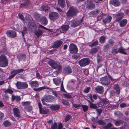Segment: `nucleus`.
Wrapping results in <instances>:
<instances>
[{
    "mask_svg": "<svg viewBox=\"0 0 129 129\" xmlns=\"http://www.w3.org/2000/svg\"><path fill=\"white\" fill-rule=\"evenodd\" d=\"M79 11L77 9L74 7H71L69 8L66 13L67 17H73L76 16Z\"/></svg>",
    "mask_w": 129,
    "mask_h": 129,
    "instance_id": "f257e3e1",
    "label": "nucleus"
},
{
    "mask_svg": "<svg viewBox=\"0 0 129 129\" xmlns=\"http://www.w3.org/2000/svg\"><path fill=\"white\" fill-rule=\"evenodd\" d=\"M24 71V70L23 69L14 70L11 71L10 73L11 75L9 77V79H11L14 78L15 76L18 74L21 73Z\"/></svg>",
    "mask_w": 129,
    "mask_h": 129,
    "instance_id": "f03ea898",
    "label": "nucleus"
},
{
    "mask_svg": "<svg viewBox=\"0 0 129 129\" xmlns=\"http://www.w3.org/2000/svg\"><path fill=\"white\" fill-rule=\"evenodd\" d=\"M8 63V60L5 56L1 55L0 56V66L5 67L7 66Z\"/></svg>",
    "mask_w": 129,
    "mask_h": 129,
    "instance_id": "7ed1b4c3",
    "label": "nucleus"
},
{
    "mask_svg": "<svg viewBox=\"0 0 129 129\" xmlns=\"http://www.w3.org/2000/svg\"><path fill=\"white\" fill-rule=\"evenodd\" d=\"M17 88L18 89H25L28 87V84L25 82H21L17 81L15 84Z\"/></svg>",
    "mask_w": 129,
    "mask_h": 129,
    "instance_id": "20e7f679",
    "label": "nucleus"
},
{
    "mask_svg": "<svg viewBox=\"0 0 129 129\" xmlns=\"http://www.w3.org/2000/svg\"><path fill=\"white\" fill-rule=\"evenodd\" d=\"M59 17V14L57 12H51L49 14V19L53 21H55Z\"/></svg>",
    "mask_w": 129,
    "mask_h": 129,
    "instance_id": "39448f33",
    "label": "nucleus"
},
{
    "mask_svg": "<svg viewBox=\"0 0 129 129\" xmlns=\"http://www.w3.org/2000/svg\"><path fill=\"white\" fill-rule=\"evenodd\" d=\"M78 63L80 66L85 67L89 64L90 60L87 58H83L79 61Z\"/></svg>",
    "mask_w": 129,
    "mask_h": 129,
    "instance_id": "423d86ee",
    "label": "nucleus"
},
{
    "mask_svg": "<svg viewBox=\"0 0 129 129\" xmlns=\"http://www.w3.org/2000/svg\"><path fill=\"white\" fill-rule=\"evenodd\" d=\"M83 18L80 20H78L77 19H74L71 21L70 26L72 27H75L79 25L83 21Z\"/></svg>",
    "mask_w": 129,
    "mask_h": 129,
    "instance_id": "0eeeda50",
    "label": "nucleus"
},
{
    "mask_svg": "<svg viewBox=\"0 0 129 129\" xmlns=\"http://www.w3.org/2000/svg\"><path fill=\"white\" fill-rule=\"evenodd\" d=\"M69 50L72 54H76L78 51L76 45L73 44H71L69 46Z\"/></svg>",
    "mask_w": 129,
    "mask_h": 129,
    "instance_id": "6e6552de",
    "label": "nucleus"
},
{
    "mask_svg": "<svg viewBox=\"0 0 129 129\" xmlns=\"http://www.w3.org/2000/svg\"><path fill=\"white\" fill-rule=\"evenodd\" d=\"M22 105L24 107V108L29 111L32 109L31 106H30L31 102L30 101L23 102L21 103Z\"/></svg>",
    "mask_w": 129,
    "mask_h": 129,
    "instance_id": "1a4fd4ad",
    "label": "nucleus"
},
{
    "mask_svg": "<svg viewBox=\"0 0 129 129\" xmlns=\"http://www.w3.org/2000/svg\"><path fill=\"white\" fill-rule=\"evenodd\" d=\"M63 72L66 75H68L72 73V71L70 66H67L63 67Z\"/></svg>",
    "mask_w": 129,
    "mask_h": 129,
    "instance_id": "9d476101",
    "label": "nucleus"
},
{
    "mask_svg": "<svg viewBox=\"0 0 129 129\" xmlns=\"http://www.w3.org/2000/svg\"><path fill=\"white\" fill-rule=\"evenodd\" d=\"M100 81L102 84L105 85L109 84L110 83V79L107 77L101 78Z\"/></svg>",
    "mask_w": 129,
    "mask_h": 129,
    "instance_id": "9b49d317",
    "label": "nucleus"
},
{
    "mask_svg": "<svg viewBox=\"0 0 129 129\" xmlns=\"http://www.w3.org/2000/svg\"><path fill=\"white\" fill-rule=\"evenodd\" d=\"M124 13L122 12H120L116 14L115 15V21L118 22L123 18Z\"/></svg>",
    "mask_w": 129,
    "mask_h": 129,
    "instance_id": "f8f14e48",
    "label": "nucleus"
},
{
    "mask_svg": "<svg viewBox=\"0 0 129 129\" xmlns=\"http://www.w3.org/2000/svg\"><path fill=\"white\" fill-rule=\"evenodd\" d=\"M104 17L103 21L105 24L107 23H110L112 19L111 16L107 15L104 16Z\"/></svg>",
    "mask_w": 129,
    "mask_h": 129,
    "instance_id": "ddd939ff",
    "label": "nucleus"
},
{
    "mask_svg": "<svg viewBox=\"0 0 129 129\" xmlns=\"http://www.w3.org/2000/svg\"><path fill=\"white\" fill-rule=\"evenodd\" d=\"M62 43L63 42L62 41L60 40H58L54 42L52 47L53 48H57L60 46Z\"/></svg>",
    "mask_w": 129,
    "mask_h": 129,
    "instance_id": "4468645a",
    "label": "nucleus"
},
{
    "mask_svg": "<svg viewBox=\"0 0 129 129\" xmlns=\"http://www.w3.org/2000/svg\"><path fill=\"white\" fill-rule=\"evenodd\" d=\"M6 34L7 35L10 37L14 38L16 37V32L13 30L7 31Z\"/></svg>",
    "mask_w": 129,
    "mask_h": 129,
    "instance_id": "2eb2a0df",
    "label": "nucleus"
},
{
    "mask_svg": "<svg viewBox=\"0 0 129 129\" xmlns=\"http://www.w3.org/2000/svg\"><path fill=\"white\" fill-rule=\"evenodd\" d=\"M48 63L51 68L53 69L56 68L57 64L54 60L52 59H50L49 60Z\"/></svg>",
    "mask_w": 129,
    "mask_h": 129,
    "instance_id": "dca6fc26",
    "label": "nucleus"
},
{
    "mask_svg": "<svg viewBox=\"0 0 129 129\" xmlns=\"http://www.w3.org/2000/svg\"><path fill=\"white\" fill-rule=\"evenodd\" d=\"M29 28L31 30L34 31L37 28V26L36 24L33 22H31L28 24Z\"/></svg>",
    "mask_w": 129,
    "mask_h": 129,
    "instance_id": "f3484780",
    "label": "nucleus"
},
{
    "mask_svg": "<svg viewBox=\"0 0 129 129\" xmlns=\"http://www.w3.org/2000/svg\"><path fill=\"white\" fill-rule=\"evenodd\" d=\"M95 89L98 93L101 94H102L103 93L104 88L102 86H98L95 88Z\"/></svg>",
    "mask_w": 129,
    "mask_h": 129,
    "instance_id": "a211bd4d",
    "label": "nucleus"
},
{
    "mask_svg": "<svg viewBox=\"0 0 129 129\" xmlns=\"http://www.w3.org/2000/svg\"><path fill=\"white\" fill-rule=\"evenodd\" d=\"M13 111L14 114L16 117L19 118L20 117V113L19 109L17 108H14L13 109Z\"/></svg>",
    "mask_w": 129,
    "mask_h": 129,
    "instance_id": "6ab92c4d",
    "label": "nucleus"
},
{
    "mask_svg": "<svg viewBox=\"0 0 129 129\" xmlns=\"http://www.w3.org/2000/svg\"><path fill=\"white\" fill-rule=\"evenodd\" d=\"M21 99V98L20 96L18 95H14L12 94L11 100L12 101H14L15 100H16V101L17 102H19Z\"/></svg>",
    "mask_w": 129,
    "mask_h": 129,
    "instance_id": "aec40b11",
    "label": "nucleus"
},
{
    "mask_svg": "<svg viewBox=\"0 0 129 129\" xmlns=\"http://www.w3.org/2000/svg\"><path fill=\"white\" fill-rule=\"evenodd\" d=\"M26 57V55L24 54H19L17 56V58L19 61L22 60H24Z\"/></svg>",
    "mask_w": 129,
    "mask_h": 129,
    "instance_id": "412c9836",
    "label": "nucleus"
},
{
    "mask_svg": "<svg viewBox=\"0 0 129 129\" xmlns=\"http://www.w3.org/2000/svg\"><path fill=\"white\" fill-rule=\"evenodd\" d=\"M46 101L49 102H52L54 99V97L51 95H48V96H45L44 97Z\"/></svg>",
    "mask_w": 129,
    "mask_h": 129,
    "instance_id": "4be33fe9",
    "label": "nucleus"
},
{
    "mask_svg": "<svg viewBox=\"0 0 129 129\" xmlns=\"http://www.w3.org/2000/svg\"><path fill=\"white\" fill-rule=\"evenodd\" d=\"M86 6L87 8L90 9H93L95 8V4L93 3V1L89 2Z\"/></svg>",
    "mask_w": 129,
    "mask_h": 129,
    "instance_id": "5701e85b",
    "label": "nucleus"
},
{
    "mask_svg": "<svg viewBox=\"0 0 129 129\" xmlns=\"http://www.w3.org/2000/svg\"><path fill=\"white\" fill-rule=\"evenodd\" d=\"M54 83L56 86H58L60 85L61 82V79L58 77L56 78H54L53 79Z\"/></svg>",
    "mask_w": 129,
    "mask_h": 129,
    "instance_id": "b1692460",
    "label": "nucleus"
},
{
    "mask_svg": "<svg viewBox=\"0 0 129 129\" xmlns=\"http://www.w3.org/2000/svg\"><path fill=\"white\" fill-rule=\"evenodd\" d=\"M110 3L115 7L119 5V2L118 0H110Z\"/></svg>",
    "mask_w": 129,
    "mask_h": 129,
    "instance_id": "393cba45",
    "label": "nucleus"
},
{
    "mask_svg": "<svg viewBox=\"0 0 129 129\" xmlns=\"http://www.w3.org/2000/svg\"><path fill=\"white\" fill-rule=\"evenodd\" d=\"M41 23L44 25H46L48 23L47 19L45 16L42 17L40 19Z\"/></svg>",
    "mask_w": 129,
    "mask_h": 129,
    "instance_id": "a878e982",
    "label": "nucleus"
},
{
    "mask_svg": "<svg viewBox=\"0 0 129 129\" xmlns=\"http://www.w3.org/2000/svg\"><path fill=\"white\" fill-rule=\"evenodd\" d=\"M113 89L116 92V95H118L120 93V89L118 84H116L114 85Z\"/></svg>",
    "mask_w": 129,
    "mask_h": 129,
    "instance_id": "bb28decb",
    "label": "nucleus"
},
{
    "mask_svg": "<svg viewBox=\"0 0 129 129\" xmlns=\"http://www.w3.org/2000/svg\"><path fill=\"white\" fill-rule=\"evenodd\" d=\"M100 13V11L98 9L91 12L89 14V15L91 16H93L97 15Z\"/></svg>",
    "mask_w": 129,
    "mask_h": 129,
    "instance_id": "cd10ccee",
    "label": "nucleus"
},
{
    "mask_svg": "<svg viewBox=\"0 0 129 129\" xmlns=\"http://www.w3.org/2000/svg\"><path fill=\"white\" fill-rule=\"evenodd\" d=\"M69 25H62L60 27V28L62 31L63 32H66L69 29Z\"/></svg>",
    "mask_w": 129,
    "mask_h": 129,
    "instance_id": "c85d7f7f",
    "label": "nucleus"
},
{
    "mask_svg": "<svg viewBox=\"0 0 129 129\" xmlns=\"http://www.w3.org/2000/svg\"><path fill=\"white\" fill-rule=\"evenodd\" d=\"M127 23V20L126 19H124L120 22L119 24L120 26L122 27L124 26Z\"/></svg>",
    "mask_w": 129,
    "mask_h": 129,
    "instance_id": "c756f323",
    "label": "nucleus"
},
{
    "mask_svg": "<svg viewBox=\"0 0 129 129\" xmlns=\"http://www.w3.org/2000/svg\"><path fill=\"white\" fill-rule=\"evenodd\" d=\"M30 84L32 87H37L39 86V83L37 81H31L30 83Z\"/></svg>",
    "mask_w": 129,
    "mask_h": 129,
    "instance_id": "7c9ffc66",
    "label": "nucleus"
},
{
    "mask_svg": "<svg viewBox=\"0 0 129 129\" xmlns=\"http://www.w3.org/2000/svg\"><path fill=\"white\" fill-rule=\"evenodd\" d=\"M56 67V68H54V69H57L56 72V73L58 74L61 71L62 68V66L60 64H57Z\"/></svg>",
    "mask_w": 129,
    "mask_h": 129,
    "instance_id": "2f4dec72",
    "label": "nucleus"
},
{
    "mask_svg": "<svg viewBox=\"0 0 129 129\" xmlns=\"http://www.w3.org/2000/svg\"><path fill=\"white\" fill-rule=\"evenodd\" d=\"M100 103L104 106H107L108 104V100L106 99H102L100 101Z\"/></svg>",
    "mask_w": 129,
    "mask_h": 129,
    "instance_id": "473e14b6",
    "label": "nucleus"
},
{
    "mask_svg": "<svg viewBox=\"0 0 129 129\" xmlns=\"http://www.w3.org/2000/svg\"><path fill=\"white\" fill-rule=\"evenodd\" d=\"M59 5L62 8H64L65 6V3L64 0H57Z\"/></svg>",
    "mask_w": 129,
    "mask_h": 129,
    "instance_id": "72a5a7b5",
    "label": "nucleus"
},
{
    "mask_svg": "<svg viewBox=\"0 0 129 129\" xmlns=\"http://www.w3.org/2000/svg\"><path fill=\"white\" fill-rule=\"evenodd\" d=\"M35 34L37 36V38H38L39 37L42 35L43 34L42 31L40 29H38L37 30L35 31Z\"/></svg>",
    "mask_w": 129,
    "mask_h": 129,
    "instance_id": "f704fd0d",
    "label": "nucleus"
},
{
    "mask_svg": "<svg viewBox=\"0 0 129 129\" xmlns=\"http://www.w3.org/2000/svg\"><path fill=\"white\" fill-rule=\"evenodd\" d=\"M41 114H47L49 112L48 109L45 108H41L39 110Z\"/></svg>",
    "mask_w": 129,
    "mask_h": 129,
    "instance_id": "c9c22d12",
    "label": "nucleus"
},
{
    "mask_svg": "<svg viewBox=\"0 0 129 129\" xmlns=\"http://www.w3.org/2000/svg\"><path fill=\"white\" fill-rule=\"evenodd\" d=\"M125 49H123L122 46H121L118 49V52L123 54L126 55L127 53L125 51Z\"/></svg>",
    "mask_w": 129,
    "mask_h": 129,
    "instance_id": "e433bc0d",
    "label": "nucleus"
},
{
    "mask_svg": "<svg viewBox=\"0 0 129 129\" xmlns=\"http://www.w3.org/2000/svg\"><path fill=\"white\" fill-rule=\"evenodd\" d=\"M50 108L51 110L54 111L58 110L60 106L58 105H56L51 106Z\"/></svg>",
    "mask_w": 129,
    "mask_h": 129,
    "instance_id": "4c0bfd02",
    "label": "nucleus"
},
{
    "mask_svg": "<svg viewBox=\"0 0 129 129\" xmlns=\"http://www.w3.org/2000/svg\"><path fill=\"white\" fill-rule=\"evenodd\" d=\"M61 101L62 104L64 106H68L70 107V104L68 100H66L63 99H62Z\"/></svg>",
    "mask_w": 129,
    "mask_h": 129,
    "instance_id": "58836bf2",
    "label": "nucleus"
},
{
    "mask_svg": "<svg viewBox=\"0 0 129 129\" xmlns=\"http://www.w3.org/2000/svg\"><path fill=\"white\" fill-rule=\"evenodd\" d=\"M47 87L46 86H43L39 88H34L33 90L35 91H40L43 89H47Z\"/></svg>",
    "mask_w": 129,
    "mask_h": 129,
    "instance_id": "ea45409f",
    "label": "nucleus"
},
{
    "mask_svg": "<svg viewBox=\"0 0 129 129\" xmlns=\"http://www.w3.org/2000/svg\"><path fill=\"white\" fill-rule=\"evenodd\" d=\"M109 47L110 46L109 44H106L103 46V51L105 52L107 51Z\"/></svg>",
    "mask_w": 129,
    "mask_h": 129,
    "instance_id": "a19ab883",
    "label": "nucleus"
},
{
    "mask_svg": "<svg viewBox=\"0 0 129 129\" xmlns=\"http://www.w3.org/2000/svg\"><path fill=\"white\" fill-rule=\"evenodd\" d=\"M3 124L4 126L5 127L10 126L11 125V123L8 120L4 121Z\"/></svg>",
    "mask_w": 129,
    "mask_h": 129,
    "instance_id": "79ce46f5",
    "label": "nucleus"
},
{
    "mask_svg": "<svg viewBox=\"0 0 129 129\" xmlns=\"http://www.w3.org/2000/svg\"><path fill=\"white\" fill-rule=\"evenodd\" d=\"M113 125V124L111 123H109L107 125L103 127L104 129H109Z\"/></svg>",
    "mask_w": 129,
    "mask_h": 129,
    "instance_id": "37998d69",
    "label": "nucleus"
},
{
    "mask_svg": "<svg viewBox=\"0 0 129 129\" xmlns=\"http://www.w3.org/2000/svg\"><path fill=\"white\" fill-rule=\"evenodd\" d=\"M106 40L105 37L104 36H102L99 38V41L101 43L105 42Z\"/></svg>",
    "mask_w": 129,
    "mask_h": 129,
    "instance_id": "c03bdc74",
    "label": "nucleus"
},
{
    "mask_svg": "<svg viewBox=\"0 0 129 129\" xmlns=\"http://www.w3.org/2000/svg\"><path fill=\"white\" fill-rule=\"evenodd\" d=\"M112 54L113 55H115L118 52V50L116 48H113L112 50Z\"/></svg>",
    "mask_w": 129,
    "mask_h": 129,
    "instance_id": "a18cd8bd",
    "label": "nucleus"
},
{
    "mask_svg": "<svg viewBox=\"0 0 129 129\" xmlns=\"http://www.w3.org/2000/svg\"><path fill=\"white\" fill-rule=\"evenodd\" d=\"M98 44V42L97 40H96L92 42L89 46L90 47H92L94 46H97Z\"/></svg>",
    "mask_w": 129,
    "mask_h": 129,
    "instance_id": "49530a36",
    "label": "nucleus"
},
{
    "mask_svg": "<svg viewBox=\"0 0 129 129\" xmlns=\"http://www.w3.org/2000/svg\"><path fill=\"white\" fill-rule=\"evenodd\" d=\"M13 91L10 89H8L4 91V92L6 93H9L12 94L13 92Z\"/></svg>",
    "mask_w": 129,
    "mask_h": 129,
    "instance_id": "de8ad7c7",
    "label": "nucleus"
},
{
    "mask_svg": "<svg viewBox=\"0 0 129 129\" xmlns=\"http://www.w3.org/2000/svg\"><path fill=\"white\" fill-rule=\"evenodd\" d=\"M34 17L36 20H38L40 17L39 14L37 12H35L34 14Z\"/></svg>",
    "mask_w": 129,
    "mask_h": 129,
    "instance_id": "09e8293b",
    "label": "nucleus"
},
{
    "mask_svg": "<svg viewBox=\"0 0 129 129\" xmlns=\"http://www.w3.org/2000/svg\"><path fill=\"white\" fill-rule=\"evenodd\" d=\"M98 51V49L96 48H94L92 49L90 52L92 54H94L96 53Z\"/></svg>",
    "mask_w": 129,
    "mask_h": 129,
    "instance_id": "8fccbe9b",
    "label": "nucleus"
},
{
    "mask_svg": "<svg viewBox=\"0 0 129 129\" xmlns=\"http://www.w3.org/2000/svg\"><path fill=\"white\" fill-rule=\"evenodd\" d=\"M122 123V121L121 120H117L115 121L114 124L116 126H119Z\"/></svg>",
    "mask_w": 129,
    "mask_h": 129,
    "instance_id": "3c124183",
    "label": "nucleus"
},
{
    "mask_svg": "<svg viewBox=\"0 0 129 129\" xmlns=\"http://www.w3.org/2000/svg\"><path fill=\"white\" fill-rule=\"evenodd\" d=\"M81 106L84 112H86L88 110V107L87 106L82 105Z\"/></svg>",
    "mask_w": 129,
    "mask_h": 129,
    "instance_id": "603ef678",
    "label": "nucleus"
},
{
    "mask_svg": "<svg viewBox=\"0 0 129 129\" xmlns=\"http://www.w3.org/2000/svg\"><path fill=\"white\" fill-rule=\"evenodd\" d=\"M90 88V87H87V86H85V89L83 90V92L86 93H88L89 92Z\"/></svg>",
    "mask_w": 129,
    "mask_h": 129,
    "instance_id": "864d4df0",
    "label": "nucleus"
},
{
    "mask_svg": "<svg viewBox=\"0 0 129 129\" xmlns=\"http://www.w3.org/2000/svg\"><path fill=\"white\" fill-rule=\"evenodd\" d=\"M97 123L101 125H104L106 124L105 122L103 120L101 119L98 120L97 122Z\"/></svg>",
    "mask_w": 129,
    "mask_h": 129,
    "instance_id": "5fc2aeb1",
    "label": "nucleus"
},
{
    "mask_svg": "<svg viewBox=\"0 0 129 129\" xmlns=\"http://www.w3.org/2000/svg\"><path fill=\"white\" fill-rule=\"evenodd\" d=\"M90 107V108L95 109L98 108V107L96 105L93 103H91V104L89 105Z\"/></svg>",
    "mask_w": 129,
    "mask_h": 129,
    "instance_id": "6e6d98bb",
    "label": "nucleus"
},
{
    "mask_svg": "<svg viewBox=\"0 0 129 129\" xmlns=\"http://www.w3.org/2000/svg\"><path fill=\"white\" fill-rule=\"evenodd\" d=\"M108 43L109 44H110L112 46H113L114 45L115 42L114 40H112V39H110L108 41Z\"/></svg>",
    "mask_w": 129,
    "mask_h": 129,
    "instance_id": "4d7b16f0",
    "label": "nucleus"
},
{
    "mask_svg": "<svg viewBox=\"0 0 129 129\" xmlns=\"http://www.w3.org/2000/svg\"><path fill=\"white\" fill-rule=\"evenodd\" d=\"M57 125L56 123H55L51 127L50 129H57Z\"/></svg>",
    "mask_w": 129,
    "mask_h": 129,
    "instance_id": "13d9d810",
    "label": "nucleus"
},
{
    "mask_svg": "<svg viewBox=\"0 0 129 129\" xmlns=\"http://www.w3.org/2000/svg\"><path fill=\"white\" fill-rule=\"evenodd\" d=\"M63 95L65 98H67L68 99H70L72 98V96L71 95L66 93H63Z\"/></svg>",
    "mask_w": 129,
    "mask_h": 129,
    "instance_id": "bf43d9fd",
    "label": "nucleus"
},
{
    "mask_svg": "<svg viewBox=\"0 0 129 129\" xmlns=\"http://www.w3.org/2000/svg\"><path fill=\"white\" fill-rule=\"evenodd\" d=\"M41 9L43 11H46L48 9V8L47 6H43L41 7Z\"/></svg>",
    "mask_w": 129,
    "mask_h": 129,
    "instance_id": "052dcab7",
    "label": "nucleus"
},
{
    "mask_svg": "<svg viewBox=\"0 0 129 129\" xmlns=\"http://www.w3.org/2000/svg\"><path fill=\"white\" fill-rule=\"evenodd\" d=\"M110 95L111 96H114L116 95V92L114 90H112L110 92Z\"/></svg>",
    "mask_w": 129,
    "mask_h": 129,
    "instance_id": "680f3d73",
    "label": "nucleus"
},
{
    "mask_svg": "<svg viewBox=\"0 0 129 129\" xmlns=\"http://www.w3.org/2000/svg\"><path fill=\"white\" fill-rule=\"evenodd\" d=\"M97 62L98 63H99L101 61V58L100 57V55L99 54H97Z\"/></svg>",
    "mask_w": 129,
    "mask_h": 129,
    "instance_id": "e2e57ef3",
    "label": "nucleus"
},
{
    "mask_svg": "<svg viewBox=\"0 0 129 129\" xmlns=\"http://www.w3.org/2000/svg\"><path fill=\"white\" fill-rule=\"evenodd\" d=\"M63 81L61 82V90L62 91L64 90V91L65 92H67L64 89L63 85Z\"/></svg>",
    "mask_w": 129,
    "mask_h": 129,
    "instance_id": "0e129e2a",
    "label": "nucleus"
},
{
    "mask_svg": "<svg viewBox=\"0 0 129 129\" xmlns=\"http://www.w3.org/2000/svg\"><path fill=\"white\" fill-rule=\"evenodd\" d=\"M126 104L125 103H122L119 106L121 108H123L126 107Z\"/></svg>",
    "mask_w": 129,
    "mask_h": 129,
    "instance_id": "69168bd1",
    "label": "nucleus"
},
{
    "mask_svg": "<svg viewBox=\"0 0 129 129\" xmlns=\"http://www.w3.org/2000/svg\"><path fill=\"white\" fill-rule=\"evenodd\" d=\"M71 118V116L70 115H68L66 117L65 120V121H68Z\"/></svg>",
    "mask_w": 129,
    "mask_h": 129,
    "instance_id": "338daca9",
    "label": "nucleus"
},
{
    "mask_svg": "<svg viewBox=\"0 0 129 129\" xmlns=\"http://www.w3.org/2000/svg\"><path fill=\"white\" fill-rule=\"evenodd\" d=\"M98 113V114L99 115H100L101 114L102 112V110L101 109H97L96 110Z\"/></svg>",
    "mask_w": 129,
    "mask_h": 129,
    "instance_id": "774afa93",
    "label": "nucleus"
}]
</instances>
